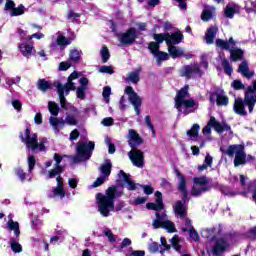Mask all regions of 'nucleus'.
Returning <instances> with one entry per match:
<instances>
[{
	"label": "nucleus",
	"mask_w": 256,
	"mask_h": 256,
	"mask_svg": "<svg viewBox=\"0 0 256 256\" xmlns=\"http://www.w3.org/2000/svg\"><path fill=\"white\" fill-rule=\"evenodd\" d=\"M80 75L81 74L79 72L74 71L68 77L67 83L55 84V87L58 91V95L60 99V105L63 109H67V100L65 99V95H69L70 91L76 90L77 99H81L82 101L85 99V95L89 87V79H87V77L80 78L79 80L80 86L77 88V83H75V81L79 79Z\"/></svg>",
	"instance_id": "f257e3e1"
},
{
	"label": "nucleus",
	"mask_w": 256,
	"mask_h": 256,
	"mask_svg": "<svg viewBox=\"0 0 256 256\" xmlns=\"http://www.w3.org/2000/svg\"><path fill=\"white\" fill-rule=\"evenodd\" d=\"M115 197H117V188L110 187L105 194L98 193L96 195V203L98 211L102 217H109L115 211Z\"/></svg>",
	"instance_id": "f03ea898"
},
{
	"label": "nucleus",
	"mask_w": 256,
	"mask_h": 256,
	"mask_svg": "<svg viewBox=\"0 0 256 256\" xmlns=\"http://www.w3.org/2000/svg\"><path fill=\"white\" fill-rule=\"evenodd\" d=\"M202 237H204V239H216L211 250L212 255H223V253H225V251H227V249L231 247V244L229 243V241H227V238H219V228L203 230Z\"/></svg>",
	"instance_id": "7ed1b4c3"
},
{
	"label": "nucleus",
	"mask_w": 256,
	"mask_h": 256,
	"mask_svg": "<svg viewBox=\"0 0 256 256\" xmlns=\"http://www.w3.org/2000/svg\"><path fill=\"white\" fill-rule=\"evenodd\" d=\"M175 108L182 115H189L193 111V98L189 94V86L181 88L175 98Z\"/></svg>",
	"instance_id": "20e7f679"
},
{
	"label": "nucleus",
	"mask_w": 256,
	"mask_h": 256,
	"mask_svg": "<svg viewBox=\"0 0 256 256\" xmlns=\"http://www.w3.org/2000/svg\"><path fill=\"white\" fill-rule=\"evenodd\" d=\"M22 143L30 151H46L47 138H38L36 133L31 134V130L27 128L23 134L20 135Z\"/></svg>",
	"instance_id": "39448f33"
},
{
	"label": "nucleus",
	"mask_w": 256,
	"mask_h": 256,
	"mask_svg": "<svg viewBox=\"0 0 256 256\" xmlns=\"http://www.w3.org/2000/svg\"><path fill=\"white\" fill-rule=\"evenodd\" d=\"M215 45L222 51H229L231 61H234V62L242 61V59L245 55V51H243V49L231 48V47H235V45H237V42H235V39H233V37H230L228 39V41L218 38L215 41Z\"/></svg>",
	"instance_id": "423d86ee"
},
{
	"label": "nucleus",
	"mask_w": 256,
	"mask_h": 256,
	"mask_svg": "<svg viewBox=\"0 0 256 256\" xmlns=\"http://www.w3.org/2000/svg\"><path fill=\"white\" fill-rule=\"evenodd\" d=\"M220 151L228 155V157L235 155L234 167L247 164V153H245V145L243 144H233L228 146L226 151H224L223 148H220Z\"/></svg>",
	"instance_id": "0eeeda50"
},
{
	"label": "nucleus",
	"mask_w": 256,
	"mask_h": 256,
	"mask_svg": "<svg viewBox=\"0 0 256 256\" xmlns=\"http://www.w3.org/2000/svg\"><path fill=\"white\" fill-rule=\"evenodd\" d=\"M95 150V142H81L76 146V156L73 157L74 163L87 161Z\"/></svg>",
	"instance_id": "6e6552de"
},
{
	"label": "nucleus",
	"mask_w": 256,
	"mask_h": 256,
	"mask_svg": "<svg viewBox=\"0 0 256 256\" xmlns=\"http://www.w3.org/2000/svg\"><path fill=\"white\" fill-rule=\"evenodd\" d=\"M153 229H166L168 233H176L175 223L169 220L165 212H156V218L152 222Z\"/></svg>",
	"instance_id": "1a4fd4ad"
},
{
	"label": "nucleus",
	"mask_w": 256,
	"mask_h": 256,
	"mask_svg": "<svg viewBox=\"0 0 256 256\" xmlns=\"http://www.w3.org/2000/svg\"><path fill=\"white\" fill-rule=\"evenodd\" d=\"M214 129L216 133H225V131H231V127L227 122H219L215 116H211L207 125L202 129L203 135H211V129Z\"/></svg>",
	"instance_id": "9d476101"
},
{
	"label": "nucleus",
	"mask_w": 256,
	"mask_h": 256,
	"mask_svg": "<svg viewBox=\"0 0 256 256\" xmlns=\"http://www.w3.org/2000/svg\"><path fill=\"white\" fill-rule=\"evenodd\" d=\"M193 183L195 185H200L201 187H193V197H199V195H203V193H207V191H211V186L209 185V179L207 176L194 177Z\"/></svg>",
	"instance_id": "9b49d317"
},
{
	"label": "nucleus",
	"mask_w": 256,
	"mask_h": 256,
	"mask_svg": "<svg viewBox=\"0 0 256 256\" xmlns=\"http://www.w3.org/2000/svg\"><path fill=\"white\" fill-rule=\"evenodd\" d=\"M28 161V174L23 172V169L21 168H16L15 173L17 177H19L20 181H31L32 176L31 173H33V169H35V156L33 155H28L27 158Z\"/></svg>",
	"instance_id": "f8f14e48"
},
{
	"label": "nucleus",
	"mask_w": 256,
	"mask_h": 256,
	"mask_svg": "<svg viewBox=\"0 0 256 256\" xmlns=\"http://www.w3.org/2000/svg\"><path fill=\"white\" fill-rule=\"evenodd\" d=\"M54 161L56 162L55 168L52 170H42L41 174L44 175L46 179H54V177L60 176L63 173V167H61L60 163L63 161V157L59 154L54 155Z\"/></svg>",
	"instance_id": "ddd939ff"
},
{
	"label": "nucleus",
	"mask_w": 256,
	"mask_h": 256,
	"mask_svg": "<svg viewBox=\"0 0 256 256\" xmlns=\"http://www.w3.org/2000/svg\"><path fill=\"white\" fill-rule=\"evenodd\" d=\"M111 160H106L104 164L100 167L101 176L96 179V181L92 184V187H99L105 183L106 179H109L111 175Z\"/></svg>",
	"instance_id": "4468645a"
},
{
	"label": "nucleus",
	"mask_w": 256,
	"mask_h": 256,
	"mask_svg": "<svg viewBox=\"0 0 256 256\" xmlns=\"http://www.w3.org/2000/svg\"><path fill=\"white\" fill-rule=\"evenodd\" d=\"M56 181H57V186L47 191V197H49L50 199H55V197L64 199L65 188L63 187V178L61 176H57Z\"/></svg>",
	"instance_id": "2eb2a0df"
},
{
	"label": "nucleus",
	"mask_w": 256,
	"mask_h": 256,
	"mask_svg": "<svg viewBox=\"0 0 256 256\" xmlns=\"http://www.w3.org/2000/svg\"><path fill=\"white\" fill-rule=\"evenodd\" d=\"M135 39H137V30L135 28H129L126 32L118 35V41L122 45H132V43H135Z\"/></svg>",
	"instance_id": "dca6fc26"
},
{
	"label": "nucleus",
	"mask_w": 256,
	"mask_h": 256,
	"mask_svg": "<svg viewBox=\"0 0 256 256\" xmlns=\"http://www.w3.org/2000/svg\"><path fill=\"white\" fill-rule=\"evenodd\" d=\"M130 161L133 163L134 167H138L139 169H143L145 156H143V152L132 148V150L128 153Z\"/></svg>",
	"instance_id": "f3484780"
},
{
	"label": "nucleus",
	"mask_w": 256,
	"mask_h": 256,
	"mask_svg": "<svg viewBox=\"0 0 256 256\" xmlns=\"http://www.w3.org/2000/svg\"><path fill=\"white\" fill-rule=\"evenodd\" d=\"M125 93L128 95L130 103L133 105L136 114L139 115V107H141V97L135 93L133 87L128 86L125 88Z\"/></svg>",
	"instance_id": "a211bd4d"
},
{
	"label": "nucleus",
	"mask_w": 256,
	"mask_h": 256,
	"mask_svg": "<svg viewBox=\"0 0 256 256\" xmlns=\"http://www.w3.org/2000/svg\"><path fill=\"white\" fill-rule=\"evenodd\" d=\"M149 49L154 57H156L158 67H161V61H167L169 59V54L159 51V44L156 42H151Z\"/></svg>",
	"instance_id": "6ab92c4d"
},
{
	"label": "nucleus",
	"mask_w": 256,
	"mask_h": 256,
	"mask_svg": "<svg viewBox=\"0 0 256 256\" xmlns=\"http://www.w3.org/2000/svg\"><path fill=\"white\" fill-rule=\"evenodd\" d=\"M4 11H10L11 17H19V15L25 13V6L20 4L18 7H15L13 0H6Z\"/></svg>",
	"instance_id": "aec40b11"
},
{
	"label": "nucleus",
	"mask_w": 256,
	"mask_h": 256,
	"mask_svg": "<svg viewBox=\"0 0 256 256\" xmlns=\"http://www.w3.org/2000/svg\"><path fill=\"white\" fill-rule=\"evenodd\" d=\"M67 45H71V40L65 38L63 35H58L57 38L53 37L50 49L52 51H57V49H63V47Z\"/></svg>",
	"instance_id": "412c9836"
},
{
	"label": "nucleus",
	"mask_w": 256,
	"mask_h": 256,
	"mask_svg": "<svg viewBox=\"0 0 256 256\" xmlns=\"http://www.w3.org/2000/svg\"><path fill=\"white\" fill-rule=\"evenodd\" d=\"M127 139L131 149H135V147H139L143 143V139L139 136V133L133 129L128 131Z\"/></svg>",
	"instance_id": "4be33fe9"
},
{
	"label": "nucleus",
	"mask_w": 256,
	"mask_h": 256,
	"mask_svg": "<svg viewBox=\"0 0 256 256\" xmlns=\"http://www.w3.org/2000/svg\"><path fill=\"white\" fill-rule=\"evenodd\" d=\"M233 111L236 115H240L241 117H247V110H245V99L238 97L234 101Z\"/></svg>",
	"instance_id": "5701e85b"
},
{
	"label": "nucleus",
	"mask_w": 256,
	"mask_h": 256,
	"mask_svg": "<svg viewBox=\"0 0 256 256\" xmlns=\"http://www.w3.org/2000/svg\"><path fill=\"white\" fill-rule=\"evenodd\" d=\"M156 203H148L146 205L147 209H150L152 211H161L164 208L163 205V194L161 192L156 191L155 193Z\"/></svg>",
	"instance_id": "b1692460"
},
{
	"label": "nucleus",
	"mask_w": 256,
	"mask_h": 256,
	"mask_svg": "<svg viewBox=\"0 0 256 256\" xmlns=\"http://www.w3.org/2000/svg\"><path fill=\"white\" fill-rule=\"evenodd\" d=\"M18 49L20 53L23 55V57H31V55H35V47H33L32 44H29L27 42H22L18 45Z\"/></svg>",
	"instance_id": "393cba45"
},
{
	"label": "nucleus",
	"mask_w": 256,
	"mask_h": 256,
	"mask_svg": "<svg viewBox=\"0 0 256 256\" xmlns=\"http://www.w3.org/2000/svg\"><path fill=\"white\" fill-rule=\"evenodd\" d=\"M183 41V34L179 31L173 33L172 35L166 33V43L169 46L179 45Z\"/></svg>",
	"instance_id": "a878e982"
},
{
	"label": "nucleus",
	"mask_w": 256,
	"mask_h": 256,
	"mask_svg": "<svg viewBox=\"0 0 256 256\" xmlns=\"http://www.w3.org/2000/svg\"><path fill=\"white\" fill-rule=\"evenodd\" d=\"M219 28L217 26H210L207 28L205 33V41L207 45H213L215 43V37H217V32Z\"/></svg>",
	"instance_id": "bb28decb"
},
{
	"label": "nucleus",
	"mask_w": 256,
	"mask_h": 256,
	"mask_svg": "<svg viewBox=\"0 0 256 256\" xmlns=\"http://www.w3.org/2000/svg\"><path fill=\"white\" fill-rule=\"evenodd\" d=\"M49 123L51 127L54 129L55 133H59L63 127H65V120L63 118H57L55 116H51L49 118Z\"/></svg>",
	"instance_id": "cd10ccee"
},
{
	"label": "nucleus",
	"mask_w": 256,
	"mask_h": 256,
	"mask_svg": "<svg viewBox=\"0 0 256 256\" xmlns=\"http://www.w3.org/2000/svg\"><path fill=\"white\" fill-rule=\"evenodd\" d=\"M170 243L173 249L177 251V253H183V251H185V240H183L182 238H179V236L175 235L170 240Z\"/></svg>",
	"instance_id": "c85d7f7f"
},
{
	"label": "nucleus",
	"mask_w": 256,
	"mask_h": 256,
	"mask_svg": "<svg viewBox=\"0 0 256 256\" xmlns=\"http://www.w3.org/2000/svg\"><path fill=\"white\" fill-rule=\"evenodd\" d=\"M119 177H122L123 181H125L128 191H135L139 186V184H135V182H132L131 176L125 173L123 170H120Z\"/></svg>",
	"instance_id": "c756f323"
},
{
	"label": "nucleus",
	"mask_w": 256,
	"mask_h": 256,
	"mask_svg": "<svg viewBox=\"0 0 256 256\" xmlns=\"http://www.w3.org/2000/svg\"><path fill=\"white\" fill-rule=\"evenodd\" d=\"M238 73H241L246 79H251L255 75V72H249V64L245 60L240 63Z\"/></svg>",
	"instance_id": "7c9ffc66"
},
{
	"label": "nucleus",
	"mask_w": 256,
	"mask_h": 256,
	"mask_svg": "<svg viewBox=\"0 0 256 256\" xmlns=\"http://www.w3.org/2000/svg\"><path fill=\"white\" fill-rule=\"evenodd\" d=\"M176 176L178 178V189L179 191H182L183 195L187 194V180L185 179V176L181 174L178 170H176Z\"/></svg>",
	"instance_id": "2f4dec72"
},
{
	"label": "nucleus",
	"mask_w": 256,
	"mask_h": 256,
	"mask_svg": "<svg viewBox=\"0 0 256 256\" xmlns=\"http://www.w3.org/2000/svg\"><path fill=\"white\" fill-rule=\"evenodd\" d=\"M244 103L246 107H248L249 113H253V109H255L256 105V96H251L247 93H244Z\"/></svg>",
	"instance_id": "473e14b6"
},
{
	"label": "nucleus",
	"mask_w": 256,
	"mask_h": 256,
	"mask_svg": "<svg viewBox=\"0 0 256 256\" xmlns=\"http://www.w3.org/2000/svg\"><path fill=\"white\" fill-rule=\"evenodd\" d=\"M208 167H213V156H211L210 154H206L204 163L202 165H198V173L206 171Z\"/></svg>",
	"instance_id": "72a5a7b5"
},
{
	"label": "nucleus",
	"mask_w": 256,
	"mask_h": 256,
	"mask_svg": "<svg viewBox=\"0 0 256 256\" xmlns=\"http://www.w3.org/2000/svg\"><path fill=\"white\" fill-rule=\"evenodd\" d=\"M9 245L13 253H21V251H23V247L19 244V237H11L9 240Z\"/></svg>",
	"instance_id": "f704fd0d"
},
{
	"label": "nucleus",
	"mask_w": 256,
	"mask_h": 256,
	"mask_svg": "<svg viewBox=\"0 0 256 256\" xmlns=\"http://www.w3.org/2000/svg\"><path fill=\"white\" fill-rule=\"evenodd\" d=\"M139 75H141V69L134 70L128 74L126 81L128 83H133L135 85L139 83V80H140Z\"/></svg>",
	"instance_id": "c9c22d12"
},
{
	"label": "nucleus",
	"mask_w": 256,
	"mask_h": 256,
	"mask_svg": "<svg viewBox=\"0 0 256 256\" xmlns=\"http://www.w3.org/2000/svg\"><path fill=\"white\" fill-rule=\"evenodd\" d=\"M221 93L222 94L217 95L216 105H218V107H227V105H229V97L224 95L225 91L221 90Z\"/></svg>",
	"instance_id": "e433bc0d"
},
{
	"label": "nucleus",
	"mask_w": 256,
	"mask_h": 256,
	"mask_svg": "<svg viewBox=\"0 0 256 256\" xmlns=\"http://www.w3.org/2000/svg\"><path fill=\"white\" fill-rule=\"evenodd\" d=\"M8 231H13L15 237H19L21 235V231L19 230V222L13 221V219H10L7 222Z\"/></svg>",
	"instance_id": "4c0bfd02"
},
{
	"label": "nucleus",
	"mask_w": 256,
	"mask_h": 256,
	"mask_svg": "<svg viewBox=\"0 0 256 256\" xmlns=\"http://www.w3.org/2000/svg\"><path fill=\"white\" fill-rule=\"evenodd\" d=\"M174 211L176 215H179V217H185V203H183V201H177L176 204L174 205Z\"/></svg>",
	"instance_id": "58836bf2"
},
{
	"label": "nucleus",
	"mask_w": 256,
	"mask_h": 256,
	"mask_svg": "<svg viewBox=\"0 0 256 256\" xmlns=\"http://www.w3.org/2000/svg\"><path fill=\"white\" fill-rule=\"evenodd\" d=\"M81 55H83V52H81L77 49H73L70 51L69 59L73 63H79V61H81Z\"/></svg>",
	"instance_id": "ea45409f"
},
{
	"label": "nucleus",
	"mask_w": 256,
	"mask_h": 256,
	"mask_svg": "<svg viewBox=\"0 0 256 256\" xmlns=\"http://www.w3.org/2000/svg\"><path fill=\"white\" fill-rule=\"evenodd\" d=\"M168 51L173 59H177V57H181L183 55V50L175 46H169Z\"/></svg>",
	"instance_id": "a19ab883"
},
{
	"label": "nucleus",
	"mask_w": 256,
	"mask_h": 256,
	"mask_svg": "<svg viewBox=\"0 0 256 256\" xmlns=\"http://www.w3.org/2000/svg\"><path fill=\"white\" fill-rule=\"evenodd\" d=\"M222 67H223L224 73L226 75H232L233 74V67L231 66V63H229V60H227V58H224L222 60Z\"/></svg>",
	"instance_id": "79ce46f5"
},
{
	"label": "nucleus",
	"mask_w": 256,
	"mask_h": 256,
	"mask_svg": "<svg viewBox=\"0 0 256 256\" xmlns=\"http://www.w3.org/2000/svg\"><path fill=\"white\" fill-rule=\"evenodd\" d=\"M100 55L103 63H107L109 61L111 54L109 53V49L107 48V46L102 47V49L100 50Z\"/></svg>",
	"instance_id": "37998d69"
},
{
	"label": "nucleus",
	"mask_w": 256,
	"mask_h": 256,
	"mask_svg": "<svg viewBox=\"0 0 256 256\" xmlns=\"http://www.w3.org/2000/svg\"><path fill=\"white\" fill-rule=\"evenodd\" d=\"M48 109L54 117H57L59 115V106L55 102H49L48 103Z\"/></svg>",
	"instance_id": "c03bdc74"
},
{
	"label": "nucleus",
	"mask_w": 256,
	"mask_h": 256,
	"mask_svg": "<svg viewBox=\"0 0 256 256\" xmlns=\"http://www.w3.org/2000/svg\"><path fill=\"white\" fill-rule=\"evenodd\" d=\"M50 88H51V84L45 79H41L38 81V89L40 91H43V93H45V91H47Z\"/></svg>",
	"instance_id": "a18cd8bd"
},
{
	"label": "nucleus",
	"mask_w": 256,
	"mask_h": 256,
	"mask_svg": "<svg viewBox=\"0 0 256 256\" xmlns=\"http://www.w3.org/2000/svg\"><path fill=\"white\" fill-rule=\"evenodd\" d=\"M181 74L183 77H187V79H190L191 75H193V66H184Z\"/></svg>",
	"instance_id": "49530a36"
},
{
	"label": "nucleus",
	"mask_w": 256,
	"mask_h": 256,
	"mask_svg": "<svg viewBox=\"0 0 256 256\" xmlns=\"http://www.w3.org/2000/svg\"><path fill=\"white\" fill-rule=\"evenodd\" d=\"M253 86H248L245 93L251 97H256V79L253 81Z\"/></svg>",
	"instance_id": "de8ad7c7"
},
{
	"label": "nucleus",
	"mask_w": 256,
	"mask_h": 256,
	"mask_svg": "<svg viewBox=\"0 0 256 256\" xmlns=\"http://www.w3.org/2000/svg\"><path fill=\"white\" fill-rule=\"evenodd\" d=\"M231 87H233L235 91H241V89H245V84H243L241 80H234L231 84Z\"/></svg>",
	"instance_id": "09e8293b"
},
{
	"label": "nucleus",
	"mask_w": 256,
	"mask_h": 256,
	"mask_svg": "<svg viewBox=\"0 0 256 256\" xmlns=\"http://www.w3.org/2000/svg\"><path fill=\"white\" fill-rule=\"evenodd\" d=\"M68 185L71 189H77V185H79V178L77 177L69 178Z\"/></svg>",
	"instance_id": "8fccbe9b"
},
{
	"label": "nucleus",
	"mask_w": 256,
	"mask_h": 256,
	"mask_svg": "<svg viewBox=\"0 0 256 256\" xmlns=\"http://www.w3.org/2000/svg\"><path fill=\"white\" fill-rule=\"evenodd\" d=\"M225 17H228V19H233L235 15V8L234 7H226L224 11Z\"/></svg>",
	"instance_id": "3c124183"
},
{
	"label": "nucleus",
	"mask_w": 256,
	"mask_h": 256,
	"mask_svg": "<svg viewBox=\"0 0 256 256\" xmlns=\"http://www.w3.org/2000/svg\"><path fill=\"white\" fill-rule=\"evenodd\" d=\"M213 17V12L211 10H204L201 15L202 21H209Z\"/></svg>",
	"instance_id": "603ef678"
},
{
	"label": "nucleus",
	"mask_w": 256,
	"mask_h": 256,
	"mask_svg": "<svg viewBox=\"0 0 256 256\" xmlns=\"http://www.w3.org/2000/svg\"><path fill=\"white\" fill-rule=\"evenodd\" d=\"M104 235H106V237H108L110 243H115V235H113V233L111 232V230L109 228H105L103 231Z\"/></svg>",
	"instance_id": "864d4df0"
},
{
	"label": "nucleus",
	"mask_w": 256,
	"mask_h": 256,
	"mask_svg": "<svg viewBox=\"0 0 256 256\" xmlns=\"http://www.w3.org/2000/svg\"><path fill=\"white\" fill-rule=\"evenodd\" d=\"M99 73H108L109 75H113V66H101L99 68Z\"/></svg>",
	"instance_id": "5fc2aeb1"
},
{
	"label": "nucleus",
	"mask_w": 256,
	"mask_h": 256,
	"mask_svg": "<svg viewBox=\"0 0 256 256\" xmlns=\"http://www.w3.org/2000/svg\"><path fill=\"white\" fill-rule=\"evenodd\" d=\"M102 95L104 99H106V103H109V97L111 96V87L105 86Z\"/></svg>",
	"instance_id": "6e6d98bb"
},
{
	"label": "nucleus",
	"mask_w": 256,
	"mask_h": 256,
	"mask_svg": "<svg viewBox=\"0 0 256 256\" xmlns=\"http://www.w3.org/2000/svg\"><path fill=\"white\" fill-rule=\"evenodd\" d=\"M154 39L157 41V45H159V43L167 41V34H154Z\"/></svg>",
	"instance_id": "4d7b16f0"
},
{
	"label": "nucleus",
	"mask_w": 256,
	"mask_h": 256,
	"mask_svg": "<svg viewBox=\"0 0 256 256\" xmlns=\"http://www.w3.org/2000/svg\"><path fill=\"white\" fill-rule=\"evenodd\" d=\"M105 143L108 146V153L113 155V153H115V145L113 143H111V139L110 138H106L105 139Z\"/></svg>",
	"instance_id": "13d9d810"
},
{
	"label": "nucleus",
	"mask_w": 256,
	"mask_h": 256,
	"mask_svg": "<svg viewBox=\"0 0 256 256\" xmlns=\"http://www.w3.org/2000/svg\"><path fill=\"white\" fill-rule=\"evenodd\" d=\"M145 123H146L147 127L150 129V131H152V137H155V129L153 128V124L151 123L150 116L145 117Z\"/></svg>",
	"instance_id": "bf43d9fd"
},
{
	"label": "nucleus",
	"mask_w": 256,
	"mask_h": 256,
	"mask_svg": "<svg viewBox=\"0 0 256 256\" xmlns=\"http://www.w3.org/2000/svg\"><path fill=\"white\" fill-rule=\"evenodd\" d=\"M71 67V62L63 61L59 64V71H67Z\"/></svg>",
	"instance_id": "052dcab7"
},
{
	"label": "nucleus",
	"mask_w": 256,
	"mask_h": 256,
	"mask_svg": "<svg viewBox=\"0 0 256 256\" xmlns=\"http://www.w3.org/2000/svg\"><path fill=\"white\" fill-rule=\"evenodd\" d=\"M64 123H66V125H77V119L74 116L67 115Z\"/></svg>",
	"instance_id": "680f3d73"
},
{
	"label": "nucleus",
	"mask_w": 256,
	"mask_h": 256,
	"mask_svg": "<svg viewBox=\"0 0 256 256\" xmlns=\"http://www.w3.org/2000/svg\"><path fill=\"white\" fill-rule=\"evenodd\" d=\"M127 256H145V251L143 250H130Z\"/></svg>",
	"instance_id": "e2e57ef3"
},
{
	"label": "nucleus",
	"mask_w": 256,
	"mask_h": 256,
	"mask_svg": "<svg viewBox=\"0 0 256 256\" xmlns=\"http://www.w3.org/2000/svg\"><path fill=\"white\" fill-rule=\"evenodd\" d=\"M193 75H198V77L203 76V72L201 68L199 67V64H193Z\"/></svg>",
	"instance_id": "0e129e2a"
},
{
	"label": "nucleus",
	"mask_w": 256,
	"mask_h": 256,
	"mask_svg": "<svg viewBox=\"0 0 256 256\" xmlns=\"http://www.w3.org/2000/svg\"><path fill=\"white\" fill-rule=\"evenodd\" d=\"M142 189L146 195H153V192L155 191V189L149 185H143Z\"/></svg>",
	"instance_id": "69168bd1"
},
{
	"label": "nucleus",
	"mask_w": 256,
	"mask_h": 256,
	"mask_svg": "<svg viewBox=\"0 0 256 256\" xmlns=\"http://www.w3.org/2000/svg\"><path fill=\"white\" fill-rule=\"evenodd\" d=\"M34 122L36 125H41V123H43V115L41 114V112L36 113L34 117Z\"/></svg>",
	"instance_id": "338daca9"
},
{
	"label": "nucleus",
	"mask_w": 256,
	"mask_h": 256,
	"mask_svg": "<svg viewBox=\"0 0 256 256\" xmlns=\"http://www.w3.org/2000/svg\"><path fill=\"white\" fill-rule=\"evenodd\" d=\"M101 123L102 125H104V127H111V125H113V118L111 117L104 118Z\"/></svg>",
	"instance_id": "774afa93"
}]
</instances>
